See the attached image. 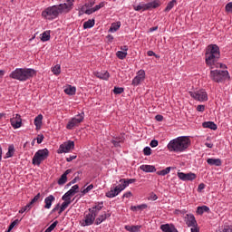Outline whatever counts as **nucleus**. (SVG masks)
<instances>
[{
    "mask_svg": "<svg viewBox=\"0 0 232 232\" xmlns=\"http://www.w3.org/2000/svg\"><path fill=\"white\" fill-rule=\"evenodd\" d=\"M73 1L75 0H69V4H60L45 8L42 12V17L46 19V21H53V19H57L61 14H68V12L73 8Z\"/></svg>",
    "mask_w": 232,
    "mask_h": 232,
    "instance_id": "obj_1",
    "label": "nucleus"
},
{
    "mask_svg": "<svg viewBox=\"0 0 232 232\" xmlns=\"http://www.w3.org/2000/svg\"><path fill=\"white\" fill-rule=\"evenodd\" d=\"M191 146V140L188 136H180L171 140L167 148L169 151L174 153H182Z\"/></svg>",
    "mask_w": 232,
    "mask_h": 232,
    "instance_id": "obj_2",
    "label": "nucleus"
},
{
    "mask_svg": "<svg viewBox=\"0 0 232 232\" xmlns=\"http://www.w3.org/2000/svg\"><path fill=\"white\" fill-rule=\"evenodd\" d=\"M35 73L36 72L34 69L16 68L9 74V77L10 79H14L15 81L25 82V81H28L29 79H32V77H34Z\"/></svg>",
    "mask_w": 232,
    "mask_h": 232,
    "instance_id": "obj_3",
    "label": "nucleus"
},
{
    "mask_svg": "<svg viewBox=\"0 0 232 232\" xmlns=\"http://www.w3.org/2000/svg\"><path fill=\"white\" fill-rule=\"evenodd\" d=\"M210 79L214 81V82H224L225 81H229V72L224 70H213L210 71Z\"/></svg>",
    "mask_w": 232,
    "mask_h": 232,
    "instance_id": "obj_4",
    "label": "nucleus"
},
{
    "mask_svg": "<svg viewBox=\"0 0 232 232\" xmlns=\"http://www.w3.org/2000/svg\"><path fill=\"white\" fill-rule=\"evenodd\" d=\"M220 56L205 53V63L209 68H226V64L218 63Z\"/></svg>",
    "mask_w": 232,
    "mask_h": 232,
    "instance_id": "obj_5",
    "label": "nucleus"
},
{
    "mask_svg": "<svg viewBox=\"0 0 232 232\" xmlns=\"http://www.w3.org/2000/svg\"><path fill=\"white\" fill-rule=\"evenodd\" d=\"M49 155L50 151L48 150V149H43L36 151L33 158L34 166H41V162L46 160Z\"/></svg>",
    "mask_w": 232,
    "mask_h": 232,
    "instance_id": "obj_6",
    "label": "nucleus"
},
{
    "mask_svg": "<svg viewBox=\"0 0 232 232\" xmlns=\"http://www.w3.org/2000/svg\"><path fill=\"white\" fill-rule=\"evenodd\" d=\"M84 121V112H82L78 115H75L73 118H72L67 125V130H73V128H77L82 121Z\"/></svg>",
    "mask_w": 232,
    "mask_h": 232,
    "instance_id": "obj_7",
    "label": "nucleus"
},
{
    "mask_svg": "<svg viewBox=\"0 0 232 232\" xmlns=\"http://www.w3.org/2000/svg\"><path fill=\"white\" fill-rule=\"evenodd\" d=\"M188 94L194 101H198L199 102H206V101H208V92L204 89L196 92H188Z\"/></svg>",
    "mask_w": 232,
    "mask_h": 232,
    "instance_id": "obj_8",
    "label": "nucleus"
},
{
    "mask_svg": "<svg viewBox=\"0 0 232 232\" xmlns=\"http://www.w3.org/2000/svg\"><path fill=\"white\" fill-rule=\"evenodd\" d=\"M73 148H75V142L68 140L60 145L57 153H70V150H73Z\"/></svg>",
    "mask_w": 232,
    "mask_h": 232,
    "instance_id": "obj_9",
    "label": "nucleus"
},
{
    "mask_svg": "<svg viewBox=\"0 0 232 232\" xmlns=\"http://www.w3.org/2000/svg\"><path fill=\"white\" fill-rule=\"evenodd\" d=\"M144 79H146V72L144 70H140L132 80V86H139L140 82H143Z\"/></svg>",
    "mask_w": 232,
    "mask_h": 232,
    "instance_id": "obj_10",
    "label": "nucleus"
},
{
    "mask_svg": "<svg viewBox=\"0 0 232 232\" xmlns=\"http://www.w3.org/2000/svg\"><path fill=\"white\" fill-rule=\"evenodd\" d=\"M97 216L93 212H90L84 216V219L82 220V226L85 227V226H92L93 222H95V218Z\"/></svg>",
    "mask_w": 232,
    "mask_h": 232,
    "instance_id": "obj_11",
    "label": "nucleus"
},
{
    "mask_svg": "<svg viewBox=\"0 0 232 232\" xmlns=\"http://www.w3.org/2000/svg\"><path fill=\"white\" fill-rule=\"evenodd\" d=\"M10 122L14 130H17L23 126V119H21V115L19 114H15L13 118H11Z\"/></svg>",
    "mask_w": 232,
    "mask_h": 232,
    "instance_id": "obj_12",
    "label": "nucleus"
},
{
    "mask_svg": "<svg viewBox=\"0 0 232 232\" xmlns=\"http://www.w3.org/2000/svg\"><path fill=\"white\" fill-rule=\"evenodd\" d=\"M178 177L180 180H183L184 182L188 180H195L197 179V174L189 172V173H184V172H178Z\"/></svg>",
    "mask_w": 232,
    "mask_h": 232,
    "instance_id": "obj_13",
    "label": "nucleus"
},
{
    "mask_svg": "<svg viewBox=\"0 0 232 232\" xmlns=\"http://www.w3.org/2000/svg\"><path fill=\"white\" fill-rule=\"evenodd\" d=\"M205 53H208L210 55H217L220 57V48L217 44H209L207 47Z\"/></svg>",
    "mask_w": 232,
    "mask_h": 232,
    "instance_id": "obj_14",
    "label": "nucleus"
},
{
    "mask_svg": "<svg viewBox=\"0 0 232 232\" xmlns=\"http://www.w3.org/2000/svg\"><path fill=\"white\" fill-rule=\"evenodd\" d=\"M185 222L188 227H197V219L193 214H187L185 217Z\"/></svg>",
    "mask_w": 232,
    "mask_h": 232,
    "instance_id": "obj_15",
    "label": "nucleus"
},
{
    "mask_svg": "<svg viewBox=\"0 0 232 232\" xmlns=\"http://www.w3.org/2000/svg\"><path fill=\"white\" fill-rule=\"evenodd\" d=\"M111 217V214L110 212H102L95 220L96 226H99L100 224H102L106 218H110Z\"/></svg>",
    "mask_w": 232,
    "mask_h": 232,
    "instance_id": "obj_16",
    "label": "nucleus"
},
{
    "mask_svg": "<svg viewBox=\"0 0 232 232\" xmlns=\"http://www.w3.org/2000/svg\"><path fill=\"white\" fill-rule=\"evenodd\" d=\"M160 229L163 232H179L175 225L173 224H164L160 226Z\"/></svg>",
    "mask_w": 232,
    "mask_h": 232,
    "instance_id": "obj_17",
    "label": "nucleus"
},
{
    "mask_svg": "<svg viewBox=\"0 0 232 232\" xmlns=\"http://www.w3.org/2000/svg\"><path fill=\"white\" fill-rule=\"evenodd\" d=\"M93 74L98 79H102V81H108L110 79V72H108V71L94 72Z\"/></svg>",
    "mask_w": 232,
    "mask_h": 232,
    "instance_id": "obj_18",
    "label": "nucleus"
},
{
    "mask_svg": "<svg viewBox=\"0 0 232 232\" xmlns=\"http://www.w3.org/2000/svg\"><path fill=\"white\" fill-rule=\"evenodd\" d=\"M140 169L145 173H155L157 171V169L153 165H140Z\"/></svg>",
    "mask_w": 232,
    "mask_h": 232,
    "instance_id": "obj_19",
    "label": "nucleus"
},
{
    "mask_svg": "<svg viewBox=\"0 0 232 232\" xmlns=\"http://www.w3.org/2000/svg\"><path fill=\"white\" fill-rule=\"evenodd\" d=\"M53 202H55V197H53V195H49L46 197L44 199V208L50 209V208H52V203Z\"/></svg>",
    "mask_w": 232,
    "mask_h": 232,
    "instance_id": "obj_20",
    "label": "nucleus"
},
{
    "mask_svg": "<svg viewBox=\"0 0 232 232\" xmlns=\"http://www.w3.org/2000/svg\"><path fill=\"white\" fill-rule=\"evenodd\" d=\"M104 208V203L101 202L98 203L96 206L92 207V208H89L90 213H93L94 215H99V211Z\"/></svg>",
    "mask_w": 232,
    "mask_h": 232,
    "instance_id": "obj_21",
    "label": "nucleus"
},
{
    "mask_svg": "<svg viewBox=\"0 0 232 232\" xmlns=\"http://www.w3.org/2000/svg\"><path fill=\"white\" fill-rule=\"evenodd\" d=\"M160 6V0H154L153 2H150L148 4H145L146 10H151V8H159Z\"/></svg>",
    "mask_w": 232,
    "mask_h": 232,
    "instance_id": "obj_22",
    "label": "nucleus"
},
{
    "mask_svg": "<svg viewBox=\"0 0 232 232\" xmlns=\"http://www.w3.org/2000/svg\"><path fill=\"white\" fill-rule=\"evenodd\" d=\"M207 163L209 165V166H222V160L220 159H213V158H208L207 160Z\"/></svg>",
    "mask_w": 232,
    "mask_h": 232,
    "instance_id": "obj_23",
    "label": "nucleus"
},
{
    "mask_svg": "<svg viewBox=\"0 0 232 232\" xmlns=\"http://www.w3.org/2000/svg\"><path fill=\"white\" fill-rule=\"evenodd\" d=\"M34 124L36 127V130H41V126H43V116H42V114H39L38 116L35 117Z\"/></svg>",
    "mask_w": 232,
    "mask_h": 232,
    "instance_id": "obj_24",
    "label": "nucleus"
},
{
    "mask_svg": "<svg viewBox=\"0 0 232 232\" xmlns=\"http://www.w3.org/2000/svg\"><path fill=\"white\" fill-rule=\"evenodd\" d=\"M140 227H142L140 225H136V226L126 225L125 226L126 231H130V232H140Z\"/></svg>",
    "mask_w": 232,
    "mask_h": 232,
    "instance_id": "obj_25",
    "label": "nucleus"
},
{
    "mask_svg": "<svg viewBox=\"0 0 232 232\" xmlns=\"http://www.w3.org/2000/svg\"><path fill=\"white\" fill-rule=\"evenodd\" d=\"M203 128H208V130H213L214 131L218 130V126L213 121H205L202 123Z\"/></svg>",
    "mask_w": 232,
    "mask_h": 232,
    "instance_id": "obj_26",
    "label": "nucleus"
},
{
    "mask_svg": "<svg viewBox=\"0 0 232 232\" xmlns=\"http://www.w3.org/2000/svg\"><path fill=\"white\" fill-rule=\"evenodd\" d=\"M75 92H77V89L72 85H68L64 89V93H66V95H75Z\"/></svg>",
    "mask_w": 232,
    "mask_h": 232,
    "instance_id": "obj_27",
    "label": "nucleus"
},
{
    "mask_svg": "<svg viewBox=\"0 0 232 232\" xmlns=\"http://www.w3.org/2000/svg\"><path fill=\"white\" fill-rule=\"evenodd\" d=\"M14 153H15V147H14V145H10L8 147V151L5 154V159H10L11 157H14Z\"/></svg>",
    "mask_w": 232,
    "mask_h": 232,
    "instance_id": "obj_28",
    "label": "nucleus"
},
{
    "mask_svg": "<svg viewBox=\"0 0 232 232\" xmlns=\"http://www.w3.org/2000/svg\"><path fill=\"white\" fill-rule=\"evenodd\" d=\"M208 212H209V208H208V206L198 207L197 208L198 215H204V213Z\"/></svg>",
    "mask_w": 232,
    "mask_h": 232,
    "instance_id": "obj_29",
    "label": "nucleus"
},
{
    "mask_svg": "<svg viewBox=\"0 0 232 232\" xmlns=\"http://www.w3.org/2000/svg\"><path fill=\"white\" fill-rule=\"evenodd\" d=\"M93 26H95V20H88L86 22L83 23V28L84 30L88 29V28H93Z\"/></svg>",
    "mask_w": 232,
    "mask_h": 232,
    "instance_id": "obj_30",
    "label": "nucleus"
},
{
    "mask_svg": "<svg viewBox=\"0 0 232 232\" xmlns=\"http://www.w3.org/2000/svg\"><path fill=\"white\" fill-rule=\"evenodd\" d=\"M67 193L71 196L73 197L75 193H79V185H74L72 186L70 190L67 191Z\"/></svg>",
    "mask_w": 232,
    "mask_h": 232,
    "instance_id": "obj_31",
    "label": "nucleus"
},
{
    "mask_svg": "<svg viewBox=\"0 0 232 232\" xmlns=\"http://www.w3.org/2000/svg\"><path fill=\"white\" fill-rule=\"evenodd\" d=\"M119 28H121V22H117V23H113L111 24L109 32H117V30H119Z\"/></svg>",
    "mask_w": 232,
    "mask_h": 232,
    "instance_id": "obj_32",
    "label": "nucleus"
},
{
    "mask_svg": "<svg viewBox=\"0 0 232 232\" xmlns=\"http://www.w3.org/2000/svg\"><path fill=\"white\" fill-rule=\"evenodd\" d=\"M41 41L43 43H46V41H50V31H45L42 34Z\"/></svg>",
    "mask_w": 232,
    "mask_h": 232,
    "instance_id": "obj_33",
    "label": "nucleus"
},
{
    "mask_svg": "<svg viewBox=\"0 0 232 232\" xmlns=\"http://www.w3.org/2000/svg\"><path fill=\"white\" fill-rule=\"evenodd\" d=\"M117 195H119V194H118L117 190H115V188H114V189H111L110 191H108V192L105 194V196H106L108 198H113L117 197Z\"/></svg>",
    "mask_w": 232,
    "mask_h": 232,
    "instance_id": "obj_34",
    "label": "nucleus"
},
{
    "mask_svg": "<svg viewBox=\"0 0 232 232\" xmlns=\"http://www.w3.org/2000/svg\"><path fill=\"white\" fill-rule=\"evenodd\" d=\"M92 189H93V184L89 185L87 188H83L81 190V197H84L86 195V193H90V191H92Z\"/></svg>",
    "mask_w": 232,
    "mask_h": 232,
    "instance_id": "obj_35",
    "label": "nucleus"
},
{
    "mask_svg": "<svg viewBox=\"0 0 232 232\" xmlns=\"http://www.w3.org/2000/svg\"><path fill=\"white\" fill-rule=\"evenodd\" d=\"M177 5V0H171L166 6L165 12H169Z\"/></svg>",
    "mask_w": 232,
    "mask_h": 232,
    "instance_id": "obj_36",
    "label": "nucleus"
},
{
    "mask_svg": "<svg viewBox=\"0 0 232 232\" xmlns=\"http://www.w3.org/2000/svg\"><path fill=\"white\" fill-rule=\"evenodd\" d=\"M127 56H128V53L127 52L118 51L116 53V57H118V59H121V61L123 59H126Z\"/></svg>",
    "mask_w": 232,
    "mask_h": 232,
    "instance_id": "obj_37",
    "label": "nucleus"
},
{
    "mask_svg": "<svg viewBox=\"0 0 232 232\" xmlns=\"http://www.w3.org/2000/svg\"><path fill=\"white\" fill-rule=\"evenodd\" d=\"M171 171V167H167L165 169L160 170L157 172V175H161V177H165Z\"/></svg>",
    "mask_w": 232,
    "mask_h": 232,
    "instance_id": "obj_38",
    "label": "nucleus"
},
{
    "mask_svg": "<svg viewBox=\"0 0 232 232\" xmlns=\"http://www.w3.org/2000/svg\"><path fill=\"white\" fill-rule=\"evenodd\" d=\"M70 204H72V203H70L68 201H63L62 203V206L60 207V209H59V212H58L59 215H61V213H63V211H64L70 206Z\"/></svg>",
    "mask_w": 232,
    "mask_h": 232,
    "instance_id": "obj_39",
    "label": "nucleus"
},
{
    "mask_svg": "<svg viewBox=\"0 0 232 232\" xmlns=\"http://www.w3.org/2000/svg\"><path fill=\"white\" fill-rule=\"evenodd\" d=\"M133 8L136 12H140V11L146 12V4H142L140 5H134Z\"/></svg>",
    "mask_w": 232,
    "mask_h": 232,
    "instance_id": "obj_40",
    "label": "nucleus"
},
{
    "mask_svg": "<svg viewBox=\"0 0 232 232\" xmlns=\"http://www.w3.org/2000/svg\"><path fill=\"white\" fill-rule=\"evenodd\" d=\"M148 208L147 204H141V205H138V206H132V208H130L131 211H137V209H146Z\"/></svg>",
    "mask_w": 232,
    "mask_h": 232,
    "instance_id": "obj_41",
    "label": "nucleus"
},
{
    "mask_svg": "<svg viewBox=\"0 0 232 232\" xmlns=\"http://www.w3.org/2000/svg\"><path fill=\"white\" fill-rule=\"evenodd\" d=\"M62 200H63V202H69L70 204H72V196L68 192H66L62 197Z\"/></svg>",
    "mask_w": 232,
    "mask_h": 232,
    "instance_id": "obj_42",
    "label": "nucleus"
},
{
    "mask_svg": "<svg viewBox=\"0 0 232 232\" xmlns=\"http://www.w3.org/2000/svg\"><path fill=\"white\" fill-rule=\"evenodd\" d=\"M67 180H68V177L62 175L61 178L58 179L59 186H63L66 184Z\"/></svg>",
    "mask_w": 232,
    "mask_h": 232,
    "instance_id": "obj_43",
    "label": "nucleus"
},
{
    "mask_svg": "<svg viewBox=\"0 0 232 232\" xmlns=\"http://www.w3.org/2000/svg\"><path fill=\"white\" fill-rule=\"evenodd\" d=\"M53 73L54 75H59L61 73V65L60 64H56L53 70H52Z\"/></svg>",
    "mask_w": 232,
    "mask_h": 232,
    "instance_id": "obj_44",
    "label": "nucleus"
},
{
    "mask_svg": "<svg viewBox=\"0 0 232 232\" xmlns=\"http://www.w3.org/2000/svg\"><path fill=\"white\" fill-rule=\"evenodd\" d=\"M57 224H59V221H54L44 232H53L57 227Z\"/></svg>",
    "mask_w": 232,
    "mask_h": 232,
    "instance_id": "obj_45",
    "label": "nucleus"
},
{
    "mask_svg": "<svg viewBox=\"0 0 232 232\" xmlns=\"http://www.w3.org/2000/svg\"><path fill=\"white\" fill-rule=\"evenodd\" d=\"M113 93H115V95H121V93H124V88H122V87H114Z\"/></svg>",
    "mask_w": 232,
    "mask_h": 232,
    "instance_id": "obj_46",
    "label": "nucleus"
},
{
    "mask_svg": "<svg viewBox=\"0 0 232 232\" xmlns=\"http://www.w3.org/2000/svg\"><path fill=\"white\" fill-rule=\"evenodd\" d=\"M20 220L19 219H15L14 221H13L8 227V232L12 231L15 226H17V224H19Z\"/></svg>",
    "mask_w": 232,
    "mask_h": 232,
    "instance_id": "obj_47",
    "label": "nucleus"
},
{
    "mask_svg": "<svg viewBox=\"0 0 232 232\" xmlns=\"http://www.w3.org/2000/svg\"><path fill=\"white\" fill-rule=\"evenodd\" d=\"M41 198V193H38L31 201H30V206H34L35 202H39V199Z\"/></svg>",
    "mask_w": 232,
    "mask_h": 232,
    "instance_id": "obj_48",
    "label": "nucleus"
},
{
    "mask_svg": "<svg viewBox=\"0 0 232 232\" xmlns=\"http://www.w3.org/2000/svg\"><path fill=\"white\" fill-rule=\"evenodd\" d=\"M30 209H32V205H30V203H28L26 206H24V208H22L19 210V213H24L25 211H30Z\"/></svg>",
    "mask_w": 232,
    "mask_h": 232,
    "instance_id": "obj_49",
    "label": "nucleus"
},
{
    "mask_svg": "<svg viewBox=\"0 0 232 232\" xmlns=\"http://www.w3.org/2000/svg\"><path fill=\"white\" fill-rule=\"evenodd\" d=\"M120 183H121V186H122L124 189H126V188H128L130 186L128 183V180L126 179H120Z\"/></svg>",
    "mask_w": 232,
    "mask_h": 232,
    "instance_id": "obj_50",
    "label": "nucleus"
},
{
    "mask_svg": "<svg viewBox=\"0 0 232 232\" xmlns=\"http://www.w3.org/2000/svg\"><path fill=\"white\" fill-rule=\"evenodd\" d=\"M103 6H104V2H102L98 5H95L94 7H92V11L97 12L101 10V8H103Z\"/></svg>",
    "mask_w": 232,
    "mask_h": 232,
    "instance_id": "obj_51",
    "label": "nucleus"
},
{
    "mask_svg": "<svg viewBox=\"0 0 232 232\" xmlns=\"http://www.w3.org/2000/svg\"><path fill=\"white\" fill-rule=\"evenodd\" d=\"M225 8L226 12H227L228 14H232V2L227 4Z\"/></svg>",
    "mask_w": 232,
    "mask_h": 232,
    "instance_id": "obj_52",
    "label": "nucleus"
},
{
    "mask_svg": "<svg viewBox=\"0 0 232 232\" xmlns=\"http://www.w3.org/2000/svg\"><path fill=\"white\" fill-rule=\"evenodd\" d=\"M143 154L146 155V156L151 155V148H150V147H145V148L143 149Z\"/></svg>",
    "mask_w": 232,
    "mask_h": 232,
    "instance_id": "obj_53",
    "label": "nucleus"
},
{
    "mask_svg": "<svg viewBox=\"0 0 232 232\" xmlns=\"http://www.w3.org/2000/svg\"><path fill=\"white\" fill-rule=\"evenodd\" d=\"M114 189L116 190V193H118V195H119V193H121V191H124V187L120 184V185L116 186L114 188Z\"/></svg>",
    "mask_w": 232,
    "mask_h": 232,
    "instance_id": "obj_54",
    "label": "nucleus"
},
{
    "mask_svg": "<svg viewBox=\"0 0 232 232\" xmlns=\"http://www.w3.org/2000/svg\"><path fill=\"white\" fill-rule=\"evenodd\" d=\"M150 148H157L159 146V140H152L150 143Z\"/></svg>",
    "mask_w": 232,
    "mask_h": 232,
    "instance_id": "obj_55",
    "label": "nucleus"
},
{
    "mask_svg": "<svg viewBox=\"0 0 232 232\" xmlns=\"http://www.w3.org/2000/svg\"><path fill=\"white\" fill-rule=\"evenodd\" d=\"M157 198H159V197H157V194L151 192L149 196V200H157Z\"/></svg>",
    "mask_w": 232,
    "mask_h": 232,
    "instance_id": "obj_56",
    "label": "nucleus"
},
{
    "mask_svg": "<svg viewBox=\"0 0 232 232\" xmlns=\"http://www.w3.org/2000/svg\"><path fill=\"white\" fill-rule=\"evenodd\" d=\"M130 197H133L131 191H128L123 194V198H130Z\"/></svg>",
    "mask_w": 232,
    "mask_h": 232,
    "instance_id": "obj_57",
    "label": "nucleus"
},
{
    "mask_svg": "<svg viewBox=\"0 0 232 232\" xmlns=\"http://www.w3.org/2000/svg\"><path fill=\"white\" fill-rule=\"evenodd\" d=\"M36 140H37V144H41L43 140H44V136L39 135Z\"/></svg>",
    "mask_w": 232,
    "mask_h": 232,
    "instance_id": "obj_58",
    "label": "nucleus"
},
{
    "mask_svg": "<svg viewBox=\"0 0 232 232\" xmlns=\"http://www.w3.org/2000/svg\"><path fill=\"white\" fill-rule=\"evenodd\" d=\"M75 159H77V155L69 156L68 158H66V161L72 162V160H75Z\"/></svg>",
    "mask_w": 232,
    "mask_h": 232,
    "instance_id": "obj_59",
    "label": "nucleus"
},
{
    "mask_svg": "<svg viewBox=\"0 0 232 232\" xmlns=\"http://www.w3.org/2000/svg\"><path fill=\"white\" fill-rule=\"evenodd\" d=\"M156 121H158L159 122H162V121H164V116L158 114L155 117Z\"/></svg>",
    "mask_w": 232,
    "mask_h": 232,
    "instance_id": "obj_60",
    "label": "nucleus"
},
{
    "mask_svg": "<svg viewBox=\"0 0 232 232\" xmlns=\"http://www.w3.org/2000/svg\"><path fill=\"white\" fill-rule=\"evenodd\" d=\"M147 55L149 56V57H157V54H155V53L153 52V51H148L147 52Z\"/></svg>",
    "mask_w": 232,
    "mask_h": 232,
    "instance_id": "obj_61",
    "label": "nucleus"
},
{
    "mask_svg": "<svg viewBox=\"0 0 232 232\" xmlns=\"http://www.w3.org/2000/svg\"><path fill=\"white\" fill-rule=\"evenodd\" d=\"M197 110H198V111H204V110H206V106L198 105Z\"/></svg>",
    "mask_w": 232,
    "mask_h": 232,
    "instance_id": "obj_62",
    "label": "nucleus"
},
{
    "mask_svg": "<svg viewBox=\"0 0 232 232\" xmlns=\"http://www.w3.org/2000/svg\"><path fill=\"white\" fill-rule=\"evenodd\" d=\"M206 188V185L204 183H200L198 187V191H202Z\"/></svg>",
    "mask_w": 232,
    "mask_h": 232,
    "instance_id": "obj_63",
    "label": "nucleus"
},
{
    "mask_svg": "<svg viewBox=\"0 0 232 232\" xmlns=\"http://www.w3.org/2000/svg\"><path fill=\"white\" fill-rule=\"evenodd\" d=\"M93 13H95V11H93V8L87 9V10L85 11V14H86L87 15H92V14H93Z\"/></svg>",
    "mask_w": 232,
    "mask_h": 232,
    "instance_id": "obj_64",
    "label": "nucleus"
}]
</instances>
